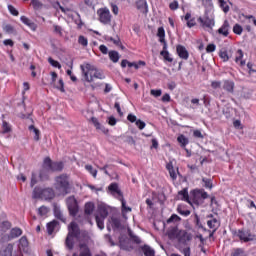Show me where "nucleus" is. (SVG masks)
<instances>
[{
  "instance_id": "obj_7",
  "label": "nucleus",
  "mask_w": 256,
  "mask_h": 256,
  "mask_svg": "<svg viewBox=\"0 0 256 256\" xmlns=\"http://www.w3.org/2000/svg\"><path fill=\"white\" fill-rule=\"evenodd\" d=\"M66 205L70 215L72 217H76L77 213H79V204H77V199H75V196L68 197L66 199Z\"/></svg>"
},
{
  "instance_id": "obj_53",
  "label": "nucleus",
  "mask_w": 256,
  "mask_h": 256,
  "mask_svg": "<svg viewBox=\"0 0 256 256\" xmlns=\"http://www.w3.org/2000/svg\"><path fill=\"white\" fill-rule=\"evenodd\" d=\"M86 171H89L90 175L94 178L97 177V170L93 168L92 165H86L85 166Z\"/></svg>"
},
{
  "instance_id": "obj_43",
  "label": "nucleus",
  "mask_w": 256,
  "mask_h": 256,
  "mask_svg": "<svg viewBox=\"0 0 256 256\" xmlns=\"http://www.w3.org/2000/svg\"><path fill=\"white\" fill-rule=\"evenodd\" d=\"M110 223L113 229H119L121 227V220L119 218L112 217Z\"/></svg>"
},
{
  "instance_id": "obj_23",
  "label": "nucleus",
  "mask_w": 256,
  "mask_h": 256,
  "mask_svg": "<svg viewBox=\"0 0 256 256\" xmlns=\"http://www.w3.org/2000/svg\"><path fill=\"white\" fill-rule=\"evenodd\" d=\"M23 235V230L21 228L15 227L10 230L9 239H17Z\"/></svg>"
},
{
  "instance_id": "obj_51",
  "label": "nucleus",
  "mask_w": 256,
  "mask_h": 256,
  "mask_svg": "<svg viewBox=\"0 0 256 256\" xmlns=\"http://www.w3.org/2000/svg\"><path fill=\"white\" fill-rule=\"evenodd\" d=\"M48 63H50V65L52 67H55L56 69H61V64L59 63V61H56L55 59L49 57L48 58Z\"/></svg>"
},
{
  "instance_id": "obj_32",
  "label": "nucleus",
  "mask_w": 256,
  "mask_h": 256,
  "mask_svg": "<svg viewBox=\"0 0 256 256\" xmlns=\"http://www.w3.org/2000/svg\"><path fill=\"white\" fill-rule=\"evenodd\" d=\"M142 251L145 256H155V250L153 248L149 247L148 245H144L142 247Z\"/></svg>"
},
{
  "instance_id": "obj_42",
  "label": "nucleus",
  "mask_w": 256,
  "mask_h": 256,
  "mask_svg": "<svg viewBox=\"0 0 256 256\" xmlns=\"http://www.w3.org/2000/svg\"><path fill=\"white\" fill-rule=\"evenodd\" d=\"M207 225L210 229H217L219 227V221L216 218L207 221Z\"/></svg>"
},
{
  "instance_id": "obj_27",
  "label": "nucleus",
  "mask_w": 256,
  "mask_h": 256,
  "mask_svg": "<svg viewBox=\"0 0 256 256\" xmlns=\"http://www.w3.org/2000/svg\"><path fill=\"white\" fill-rule=\"evenodd\" d=\"M28 129L30 132L34 133V141H39L41 139V131L34 125H30Z\"/></svg>"
},
{
  "instance_id": "obj_26",
  "label": "nucleus",
  "mask_w": 256,
  "mask_h": 256,
  "mask_svg": "<svg viewBox=\"0 0 256 256\" xmlns=\"http://www.w3.org/2000/svg\"><path fill=\"white\" fill-rule=\"evenodd\" d=\"M218 3H219L220 9H222L224 13H229V9H230L229 5H231L230 1L218 0Z\"/></svg>"
},
{
  "instance_id": "obj_28",
  "label": "nucleus",
  "mask_w": 256,
  "mask_h": 256,
  "mask_svg": "<svg viewBox=\"0 0 256 256\" xmlns=\"http://www.w3.org/2000/svg\"><path fill=\"white\" fill-rule=\"evenodd\" d=\"M108 55L112 63H119V59H120L119 52L112 50L108 52Z\"/></svg>"
},
{
  "instance_id": "obj_36",
  "label": "nucleus",
  "mask_w": 256,
  "mask_h": 256,
  "mask_svg": "<svg viewBox=\"0 0 256 256\" xmlns=\"http://www.w3.org/2000/svg\"><path fill=\"white\" fill-rule=\"evenodd\" d=\"M97 227L100 228L101 231L105 229V218H100L99 215L95 216Z\"/></svg>"
},
{
  "instance_id": "obj_61",
  "label": "nucleus",
  "mask_w": 256,
  "mask_h": 256,
  "mask_svg": "<svg viewBox=\"0 0 256 256\" xmlns=\"http://www.w3.org/2000/svg\"><path fill=\"white\" fill-rule=\"evenodd\" d=\"M91 121H92L94 127H96V129H101V123H99V120L97 118L92 117Z\"/></svg>"
},
{
  "instance_id": "obj_38",
  "label": "nucleus",
  "mask_w": 256,
  "mask_h": 256,
  "mask_svg": "<svg viewBox=\"0 0 256 256\" xmlns=\"http://www.w3.org/2000/svg\"><path fill=\"white\" fill-rule=\"evenodd\" d=\"M160 55L165 59V61H168V63H173V58H171V54H169V51L167 49H163L160 52Z\"/></svg>"
},
{
  "instance_id": "obj_18",
  "label": "nucleus",
  "mask_w": 256,
  "mask_h": 256,
  "mask_svg": "<svg viewBox=\"0 0 256 256\" xmlns=\"http://www.w3.org/2000/svg\"><path fill=\"white\" fill-rule=\"evenodd\" d=\"M20 20L24 23V25H27L32 31L37 30V24L33 21H31L27 16H21Z\"/></svg>"
},
{
  "instance_id": "obj_4",
  "label": "nucleus",
  "mask_w": 256,
  "mask_h": 256,
  "mask_svg": "<svg viewBox=\"0 0 256 256\" xmlns=\"http://www.w3.org/2000/svg\"><path fill=\"white\" fill-rule=\"evenodd\" d=\"M34 199H44L45 201H51V199L55 198V191L52 188H34L33 194Z\"/></svg>"
},
{
  "instance_id": "obj_58",
  "label": "nucleus",
  "mask_w": 256,
  "mask_h": 256,
  "mask_svg": "<svg viewBox=\"0 0 256 256\" xmlns=\"http://www.w3.org/2000/svg\"><path fill=\"white\" fill-rule=\"evenodd\" d=\"M221 85H223V83H221V81H212L211 82L212 89H221Z\"/></svg>"
},
{
  "instance_id": "obj_25",
  "label": "nucleus",
  "mask_w": 256,
  "mask_h": 256,
  "mask_svg": "<svg viewBox=\"0 0 256 256\" xmlns=\"http://www.w3.org/2000/svg\"><path fill=\"white\" fill-rule=\"evenodd\" d=\"M177 141L180 144V146L182 147V149H185L187 147V145H189V138H187L185 135L180 134L177 137Z\"/></svg>"
},
{
  "instance_id": "obj_62",
  "label": "nucleus",
  "mask_w": 256,
  "mask_h": 256,
  "mask_svg": "<svg viewBox=\"0 0 256 256\" xmlns=\"http://www.w3.org/2000/svg\"><path fill=\"white\" fill-rule=\"evenodd\" d=\"M219 57H221L223 61H229V54H227V51H221Z\"/></svg>"
},
{
  "instance_id": "obj_34",
  "label": "nucleus",
  "mask_w": 256,
  "mask_h": 256,
  "mask_svg": "<svg viewBox=\"0 0 256 256\" xmlns=\"http://www.w3.org/2000/svg\"><path fill=\"white\" fill-rule=\"evenodd\" d=\"M92 73H94V79H105V74H103V71L98 70L97 68L91 69Z\"/></svg>"
},
{
  "instance_id": "obj_52",
  "label": "nucleus",
  "mask_w": 256,
  "mask_h": 256,
  "mask_svg": "<svg viewBox=\"0 0 256 256\" xmlns=\"http://www.w3.org/2000/svg\"><path fill=\"white\" fill-rule=\"evenodd\" d=\"M108 41H111L112 43H114V45H117V47H121V49H124L123 45L121 44V39H119L118 37H108Z\"/></svg>"
},
{
  "instance_id": "obj_6",
  "label": "nucleus",
  "mask_w": 256,
  "mask_h": 256,
  "mask_svg": "<svg viewBox=\"0 0 256 256\" xmlns=\"http://www.w3.org/2000/svg\"><path fill=\"white\" fill-rule=\"evenodd\" d=\"M82 75L84 77V79L88 82V83H93L94 79H95V72H92L91 69H95V66L86 63V64H82L80 66Z\"/></svg>"
},
{
  "instance_id": "obj_21",
  "label": "nucleus",
  "mask_w": 256,
  "mask_h": 256,
  "mask_svg": "<svg viewBox=\"0 0 256 256\" xmlns=\"http://www.w3.org/2000/svg\"><path fill=\"white\" fill-rule=\"evenodd\" d=\"M157 37H159L160 43H163V49H167V42L165 41V28H158Z\"/></svg>"
},
{
  "instance_id": "obj_37",
  "label": "nucleus",
  "mask_w": 256,
  "mask_h": 256,
  "mask_svg": "<svg viewBox=\"0 0 256 256\" xmlns=\"http://www.w3.org/2000/svg\"><path fill=\"white\" fill-rule=\"evenodd\" d=\"M52 165L53 162L51 161V158L46 157L43 162V169H45L46 171H51Z\"/></svg>"
},
{
  "instance_id": "obj_29",
  "label": "nucleus",
  "mask_w": 256,
  "mask_h": 256,
  "mask_svg": "<svg viewBox=\"0 0 256 256\" xmlns=\"http://www.w3.org/2000/svg\"><path fill=\"white\" fill-rule=\"evenodd\" d=\"M108 215H109V211L107 210V208H105V206H100L98 208V217L100 219H107Z\"/></svg>"
},
{
  "instance_id": "obj_60",
  "label": "nucleus",
  "mask_w": 256,
  "mask_h": 256,
  "mask_svg": "<svg viewBox=\"0 0 256 256\" xmlns=\"http://www.w3.org/2000/svg\"><path fill=\"white\" fill-rule=\"evenodd\" d=\"M187 27L189 29L195 27V25H197V22L195 21V17H193L192 19H190L188 22H187Z\"/></svg>"
},
{
  "instance_id": "obj_11",
  "label": "nucleus",
  "mask_w": 256,
  "mask_h": 256,
  "mask_svg": "<svg viewBox=\"0 0 256 256\" xmlns=\"http://www.w3.org/2000/svg\"><path fill=\"white\" fill-rule=\"evenodd\" d=\"M192 236L190 233H187V231L185 230H180L178 237L176 238V240L178 241V243H180V245H186L187 242L191 241Z\"/></svg>"
},
{
  "instance_id": "obj_5",
  "label": "nucleus",
  "mask_w": 256,
  "mask_h": 256,
  "mask_svg": "<svg viewBox=\"0 0 256 256\" xmlns=\"http://www.w3.org/2000/svg\"><path fill=\"white\" fill-rule=\"evenodd\" d=\"M233 235L238 237L242 243H249V241H255V234L251 233L250 230L239 229L234 231Z\"/></svg>"
},
{
  "instance_id": "obj_8",
  "label": "nucleus",
  "mask_w": 256,
  "mask_h": 256,
  "mask_svg": "<svg viewBox=\"0 0 256 256\" xmlns=\"http://www.w3.org/2000/svg\"><path fill=\"white\" fill-rule=\"evenodd\" d=\"M97 13L100 23H103V25H109L111 23V11L108 8H100Z\"/></svg>"
},
{
  "instance_id": "obj_40",
  "label": "nucleus",
  "mask_w": 256,
  "mask_h": 256,
  "mask_svg": "<svg viewBox=\"0 0 256 256\" xmlns=\"http://www.w3.org/2000/svg\"><path fill=\"white\" fill-rule=\"evenodd\" d=\"M177 211L183 217H189L191 215V211L183 208V206H178Z\"/></svg>"
},
{
  "instance_id": "obj_12",
  "label": "nucleus",
  "mask_w": 256,
  "mask_h": 256,
  "mask_svg": "<svg viewBox=\"0 0 256 256\" xmlns=\"http://www.w3.org/2000/svg\"><path fill=\"white\" fill-rule=\"evenodd\" d=\"M192 194L195 203H199V201L207 199L209 197V194H207L205 190H193Z\"/></svg>"
},
{
  "instance_id": "obj_55",
  "label": "nucleus",
  "mask_w": 256,
  "mask_h": 256,
  "mask_svg": "<svg viewBox=\"0 0 256 256\" xmlns=\"http://www.w3.org/2000/svg\"><path fill=\"white\" fill-rule=\"evenodd\" d=\"M169 8L171 9V11H177V9H179V2L177 0H174L169 4Z\"/></svg>"
},
{
  "instance_id": "obj_50",
  "label": "nucleus",
  "mask_w": 256,
  "mask_h": 256,
  "mask_svg": "<svg viewBox=\"0 0 256 256\" xmlns=\"http://www.w3.org/2000/svg\"><path fill=\"white\" fill-rule=\"evenodd\" d=\"M233 33H235V35H241L243 33V26L239 24H235L233 26Z\"/></svg>"
},
{
  "instance_id": "obj_59",
  "label": "nucleus",
  "mask_w": 256,
  "mask_h": 256,
  "mask_svg": "<svg viewBox=\"0 0 256 256\" xmlns=\"http://www.w3.org/2000/svg\"><path fill=\"white\" fill-rule=\"evenodd\" d=\"M85 5L88 7H95L97 5V0H84Z\"/></svg>"
},
{
  "instance_id": "obj_63",
  "label": "nucleus",
  "mask_w": 256,
  "mask_h": 256,
  "mask_svg": "<svg viewBox=\"0 0 256 256\" xmlns=\"http://www.w3.org/2000/svg\"><path fill=\"white\" fill-rule=\"evenodd\" d=\"M1 227L4 230L11 229V222H9V221L2 222Z\"/></svg>"
},
{
  "instance_id": "obj_48",
  "label": "nucleus",
  "mask_w": 256,
  "mask_h": 256,
  "mask_svg": "<svg viewBox=\"0 0 256 256\" xmlns=\"http://www.w3.org/2000/svg\"><path fill=\"white\" fill-rule=\"evenodd\" d=\"M3 30L5 33H8V35H13V33H15V28L11 26V24L4 25Z\"/></svg>"
},
{
  "instance_id": "obj_45",
  "label": "nucleus",
  "mask_w": 256,
  "mask_h": 256,
  "mask_svg": "<svg viewBox=\"0 0 256 256\" xmlns=\"http://www.w3.org/2000/svg\"><path fill=\"white\" fill-rule=\"evenodd\" d=\"M78 43L79 45H81L82 47H87L89 45V40L87 39V37L80 35L78 37Z\"/></svg>"
},
{
  "instance_id": "obj_47",
  "label": "nucleus",
  "mask_w": 256,
  "mask_h": 256,
  "mask_svg": "<svg viewBox=\"0 0 256 256\" xmlns=\"http://www.w3.org/2000/svg\"><path fill=\"white\" fill-rule=\"evenodd\" d=\"M47 213H49V208L47 206L38 208V215H40V217H47Z\"/></svg>"
},
{
  "instance_id": "obj_30",
  "label": "nucleus",
  "mask_w": 256,
  "mask_h": 256,
  "mask_svg": "<svg viewBox=\"0 0 256 256\" xmlns=\"http://www.w3.org/2000/svg\"><path fill=\"white\" fill-rule=\"evenodd\" d=\"M84 211L86 215H91L95 211V204L93 202H87Z\"/></svg>"
},
{
  "instance_id": "obj_19",
  "label": "nucleus",
  "mask_w": 256,
  "mask_h": 256,
  "mask_svg": "<svg viewBox=\"0 0 256 256\" xmlns=\"http://www.w3.org/2000/svg\"><path fill=\"white\" fill-rule=\"evenodd\" d=\"M235 63L240 65V67H245L246 62H245V60H243V50H241V49L237 50V52L235 54Z\"/></svg>"
},
{
  "instance_id": "obj_49",
  "label": "nucleus",
  "mask_w": 256,
  "mask_h": 256,
  "mask_svg": "<svg viewBox=\"0 0 256 256\" xmlns=\"http://www.w3.org/2000/svg\"><path fill=\"white\" fill-rule=\"evenodd\" d=\"M2 133H11V125L7 121L2 122Z\"/></svg>"
},
{
  "instance_id": "obj_1",
  "label": "nucleus",
  "mask_w": 256,
  "mask_h": 256,
  "mask_svg": "<svg viewBox=\"0 0 256 256\" xmlns=\"http://www.w3.org/2000/svg\"><path fill=\"white\" fill-rule=\"evenodd\" d=\"M88 238L89 236L87 235V232L81 231L77 222H71L70 225H68V234L65 240V245L69 251H73L75 244L79 243V254L74 253L73 256H93L89 246L83 244Z\"/></svg>"
},
{
  "instance_id": "obj_35",
  "label": "nucleus",
  "mask_w": 256,
  "mask_h": 256,
  "mask_svg": "<svg viewBox=\"0 0 256 256\" xmlns=\"http://www.w3.org/2000/svg\"><path fill=\"white\" fill-rule=\"evenodd\" d=\"M53 87L58 89V91H61V93H65V83L63 82V79L60 78L58 83L55 82V84H53Z\"/></svg>"
},
{
  "instance_id": "obj_14",
  "label": "nucleus",
  "mask_w": 256,
  "mask_h": 256,
  "mask_svg": "<svg viewBox=\"0 0 256 256\" xmlns=\"http://www.w3.org/2000/svg\"><path fill=\"white\" fill-rule=\"evenodd\" d=\"M231 26L229 25V21L225 20L222 26L217 30L218 35H222L223 37H229V29Z\"/></svg>"
},
{
  "instance_id": "obj_33",
  "label": "nucleus",
  "mask_w": 256,
  "mask_h": 256,
  "mask_svg": "<svg viewBox=\"0 0 256 256\" xmlns=\"http://www.w3.org/2000/svg\"><path fill=\"white\" fill-rule=\"evenodd\" d=\"M128 235H129L131 241H133V243H136V245H141V238H139V236L135 235L133 233V231L128 230Z\"/></svg>"
},
{
  "instance_id": "obj_46",
  "label": "nucleus",
  "mask_w": 256,
  "mask_h": 256,
  "mask_svg": "<svg viewBox=\"0 0 256 256\" xmlns=\"http://www.w3.org/2000/svg\"><path fill=\"white\" fill-rule=\"evenodd\" d=\"M31 5L35 11H39V9H43V4L39 0H31Z\"/></svg>"
},
{
  "instance_id": "obj_15",
  "label": "nucleus",
  "mask_w": 256,
  "mask_h": 256,
  "mask_svg": "<svg viewBox=\"0 0 256 256\" xmlns=\"http://www.w3.org/2000/svg\"><path fill=\"white\" fill-rule=\"evenodd\" d=\"M222 87L227 93H235V82L233 80H224Z\"/></svg>"
},
{
  "instance_id": "obj_10",
  "label": "nucleus",
  "mask_w": 256,
  "mask_h": 256,
  "mask_svg": "<svg viewBox=\"0 0 256 256\" xmlns=\"http://www.w3.org/2000/svg\"><path fill=\"white\" fill-rule=\"evenodd\" d=\"M108 191L111 193L113 197L118 199V201H121V199H123V192H121V189L119 188V184L111 183L108 186Z\"/></svg>"
},
{
  "instance_id": "obj_20",
  "label": "nucleus",
  "mask_w": 256,
  "mask_h": 256,
  "mask_svg": "<svg viewBox=\"0 0 256 256\" xmlns=\"http://www.w3.org/2000/svg\"><path fill=\"white\" fill-rule=\"evenodd\" d=\"M177 199L179 201H186V203H191V201H189V192L187 191V188H184L178 192Z\"/></svg>"
},
{
  "instance_id": "obj_54",
  "label": "nucleus",
  "mask_w": 256,
  "mask_h": 256,
  "mask_svg": "<svg viewBox=\"0 0 256 256\" xmlns=\"http://www.w3.org/2000/svg\"><path fill=\"white\" fill-rule=\"evenodd\" d=\"M202 181L206 189H213V182L211 181V179L203 178Z\"/></svg>"
},
{
  "instance_id": "obj_3",
  "label": "nucleus",
  "mask_w": 256,
  "mask_h": 256,
  "mask_svg": "<svg viewBox=\"0 0 256 256\" xmlns=\"http://www.w3.org/2000/svg\"><path fill=\"white\" fill-rule=\"evenodd\" d=\"M198 23H200V27H202L204 31L213 33V27H215V15L205 12L203 17L198 18Z\"/></svg>"
},
{
  "instance_id": "obj_9",
  "label": "nucleus",
  "mask_w": 256,
  "mask_h": 256,
  "mask_svg": "<svg viewBox=\"0 0 256 256\" xmlns=\"http://www.w3.org/2000/svg\"><path fill=\"white\" fill-rule=\"evenodd\" d=\"M23 253H29V241L27 237L23 236L18 242V251L15 252L16 256H23Z\"/></svg>"
},
{
  "instance_id": "obj_56",
  "label": "nucleus",
  "mask_w": 256,
  "mask_h": 256,
  "mask_svg": "<svg viewBox=\"0 0 256 256\" xmlns=\"http://www.w3.org/2000/svg\"><path fill=\"white\" fill-rule=\"evenodd\" d=\"M8 11L11 13V15H14V17L19 15V11H17L13 5H8Z\"/></svg>"
},
{
  "instance_id": "obj_13",
  "label": "nucleus",
  "mask_w": 256,
  "mask_h": 256,
  "mask_svg": "<svg viewBox=\"0 0 256 256\" xmlns=\"http://www.w3.org/2000/svg\"><path fill=\"white\" fill-rule=\"evenodd\" d=\"M176 53L180 59H183L184 61H187L189 59V51H187V48L183 45H177L176 46Z\"/></svg>"
},
{
  "instance_id": "obj_17",
  "label": "nucleus",
  "mask_w": 256,
  "mask_h": 256,
  "mask_svg": "<svg viewBox=\"0 0 256 256\" xmlns=\"http://www.w3.org/2000/svg\"><path fill=\"white\" fill-rule=\"evenodd\" d=\"M0 256H13V244H7L0 250Z\"/></svg>"
},
{
  "instance_id": "obj_31",
  "label": "nucleus",
  "mask_w": 256,
  "mask_h": 256,
  "mask_svg": "<svg viewBox=\"0 0 256 256\" xmlns=\"http://www.w3.org/2000/svg\"><path fill=\"white\" fill-rule=\"evenodd\" d=\"M54 216L56 217V219H59L60 221L65 223L66 219H65V216L63 215V212H61L60 208H57V207L54 208Z\"/></svg>"
},
{
  "instance_id": "obj_39",
  "label": "nucleus",
  "mask_w": 256,
  "mask_h": 256,
  "mask_svg": "<svg viewBox=\"0 0 256 256\" xmlns=\"http://www.w3.org/2000/svg\"><path fill=\"white\" fill-rule=\"evenodd\" d=\"M63 162H52V168L50 171H63Z\"/></svg>"
},
{
  "instance_id": "obj_64",
  "label": "nucleus",
  "mask_w": 256,
  "mask_h": 256,
  "mask_svg": "<svg viewBox=\"0 0 256 256\" xmlns=\"http://www.w3.org/2000/svg\"><path fill=\"white\" fill-rule=\"evenodd\" d=\"M145 122L141 121V120H137L136 121V127H138V129L143 130V128L145 127Z\"/></svg>"
},
{
  "instance_id": "obj_2",
  "label": "nucleus",
  "mask_w": 256,
  "mask_h": 256,
  "mask_svg": "<svg viewBox=\"0 0 256 256\" xmlns=\"http://www.w3.org/2000/svg\"><path fill=\"white\" fill-rule=\"evenodd\" d=\"M54 187L59 195H67L69 193V177L65 174L56 177Z\"/></svg>"
},
{
  "instance_id": "obj_44",
  "label": "nucleus",
  "mask_w": 256,
  "mask_h": 256,
  "mask_svg": "<svg viewBox=\"0 0 256 256\" xmlns=\"http://www.w3.org/2000/svg\"><path fill=\"white\" fill-rule=\"evenodd\" d=\"M179 221H181V217H179L177 214H172L170 218L167 219L166 223H179Z\"/></svg>"
},
{
  "instance_id": "obj_57",
  "label": "nucleus",
  "mask_w": 256,
  "mask_h": 256,
  "mask_svg": "<svg viewBox=\"0 0 256 256\" xmlns=\"http://www.w3.org/2000/svg\"><path fill=\"white\" fill-rule=\"evenodd\" d=\"M163 91H161V89H158V90H155V89H152L150 91V95H152L153 97H161Z\"/></svg>"
},
{
  "instance_id": "obj_22",
  "label": "nucleus",
  "mask_w": 256,
  "mask_h": 256,
  "mask_svg": "<svg viewBox=\"0 0 256 256\" xmlns=\"http://www.w3.org/2000/svg\"><path fill=\"white\" fill-rule=\"evenodd\" d=\"M181 230H179V228L177 227H172L167 231V235L168 238L171 239L172 241L177 239V237L179 236Z\"/></svg>"
},
{
  "instance_id": "obj_16",
  "label": "nucleus",
  "mask_w": 256,
  "mask_h": 256,
  "mask_svg": "<svg viewBox=\"0 0 256 256\" xmlns=\"http://www.w3.org/2000/svg\"><path fill=\"white\" fill-rule=\"evenodd\" d=\"M166 169L169 172L172 181H175L177 179V175L179 174V170H175V167H173V162H168L166 164Z\"/></svg>"
},
{
  "instance_id": "obj_41",
  "label": "nucleus",
  "mask_w": 256,
  "mask_h": 256,
  "mask_svg": "<svg viewBox=\"0 0 256 256\" xmlns=\"http://www.w3.org/2000/svg\"><path fill=\"white\" fill-rule=\"evenodd\" d=\"M55 227H57V221H51L47 224V231L49 235H53V231H55Z\"/></svg>"
},
{
  "instance_id": "obj_24",
  "label": "nucleus",
  "mask_w": 256,
  "mask_h": 256,
  "mask_svg": "<svg viewBox=\"0 0 256 256\" xmlns=\"http://www.w3.org/2000/svg\"><path fill=\"white\" fill-rule=\"evenodd\" d=\"M122 203V217H124V219H127V213H131L132 209L131 207L127 206V202L125 201V198H122L121 200Z\"/></svg>"
}]
</instances>
